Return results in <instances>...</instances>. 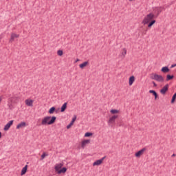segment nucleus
I'll return each mask as SVG.
<instances>
[{
    "instance_id": "obj_10",
    "label": "nucleus",
    "mask_w": 176,
    "mask_h": 176,
    "mask_svg": "<svg viewBox=\"0 0 176 176\" xmlns=\"http://www.w3.org/2000/svg\"><path fill=\"white\" fill-rule=\"evenodd\" d=\"M155 80H157V82H164V78H163V76L157 74Z\"/></svg>"
},
{
    "instance_id": "obj_30",
    "label": "nucleus",
    "mask_w": 176,
    "mask_h": 176,
    "mask_svg": "<svg viewBox=\"0 0 176 176\" xmlns=\"http://www.w3.org/2000/svg\"><path fill=\"white\" fill-rule=\"evenodd\" d=\"M57 54H58V56H63V50H58Z\"/></svg>"
},
{
    "instance_id": "obj_5",
    "label": "nucleus",
    "mask_w": 176,
    "mask_h": 176,
    "mask_svg": "<svg viewBox=\"0 0 176 176\" xmlns=\"http://www.w3.org/2000/svg\"><path fill=\"white\" fill-rule=\"evenodd\" d=\"M145 151H146V148H143L141 150H140L139 151L136 152L135 153V157H141L142 155H144V152Z\"/></svg>"
},
{
    "instance_id": "obj_28",
    "label": "nucleus",
    "mask_w": 176,
    "mask_h": 176,
    "mask_svg": "<svg viewBox=\"0 0 176 176\" xmlns=\"http://www.w3.org/2000/svg\"><path fill=\"white\" fill-rule=\"evenodd\" d=\"M46 156H47V154H46V153H43L41 156V160H43Z\"/></svg>"
},
{
    "instance_id": "obj_26",
    "label": "nucleus",
    "mask_w": 176,
    "mask_h": 176,
    "mask_svg": "<svg viewBox=\"0 0 176 176\" xmlns=\"http://www.w3.org/2000/svg\"><path fill=\"white\" fill-rule=\"evenodd\" d=\"M111 113H112L113 115H115V113H119V111L116 110V109H111L110 111Z\"/></svg>"
},
{
    "instance_id": "obj_41",
    "label": "nucleus",
    "mask_w": 176,
    "mask_h": 176,
    "mask_svg": "<svg viewBox=\"0 0 176 176\" xmlns=\"http://www.w3.org/2000/svg\"><path fill=\"white\" fill-rule=\"evenodd\" d=\"M78 61H79V59H77V60H76V63H78Z\"/></svg>"
},
{
    "instance_id": "obj_12",
    "label": "nucleus",
    "mask_w": 176,
    "mask_h": 176,
    "mask_svg": "<svg viewBox=\"0 0 176 176\" xmlns=\"http://www.w3.org/2000/svg\"><path fill=\"white\" fill-rule=\"evenodd\" d=\"M87 144H90V140H84L81 142V146H82V148H85V146H86V145H87Z\"/></svg>"
},
{
    "instance_id": "obj_13",
    "label": "nucleus",
    "mask_w": 176,
    "mask_h": 176,
    "mask_svg": "<svg viewBox=\"0 0 176 176\" xmlns=\"http://www.w3.org/2000/svg\"><path fill=\"white\" fill-rule=\"evenodd\" d=\"M25 104H26V105H28V107H32L33 104H34V100L27 99L25 100Z\"/></svg>"
},
{
    "instance_id": "obj_21",
    "label": "nucleus",
    "mask_w": 176,
    "mask_h": 176,
    "mask_svg": "<svg viewBox=\"0 0 176 176\" xmlns=\"http://www.w3.org/2000/svg\"><path fill=\"white\" fill-rule=\"evenodd\" d=\"M102 164V161L100 160H98L94 162L93 166H100Z\"/></svg>"
},
{
    "instance_id": "obj_22",
    "label": "nucleus",
    "mask_w": 176,
    "mask_h": 176,
    "mask_svg": "<svg viewBox=\"0 0 176 176\" xmlns=\"http://www.w3.org/2000/svg\"><path fill=\"white\" fill-rule=\"evenodd\" d=\"M155 23H156V20H155V19L150 21V22L148 23V28H151L152 27V25H153V24H155Z\"/></svg>"
},
{
    "instance_id": "obj_36",
    "label": "nucleus",
    "mask_w": 176,
    "mask_h": 176,
    "mask_svg": "<svg viewBox=\"0 0 176 176\" xmlns=\"http://www.w3.org/2000/svg\"><path fill=\"white\" fill-rule=\"evenodd\" d=\"M152 83H153L154 87H157V84L156 82H155V81H153Z\"/></svg>"
},
{
    "instance_id": "obj_6",
    "label": "nucleus",
    "mask_w": 176,
    "mask_h": 176,
    "mask_svg": "<svg viewBox=\"0 0 176 176\" xmlns=\"http://www.w3.org/2000/svg\"><path fill=\"white\" fill-rule=\"evenodd\" d=\"M168 84H166L162 89H160V92L161 94H166L167 91H168Z\"/></svg>"
},
{
    "instance_id": "obj_9",
    "label": "nucleus",
    "mask_w": 176,
    "mask_h": 176,
    "mask_svg": "<svg viewBox=\"0 0 176 176\" xmlns=\"http://www.w3.org/2000/svg\"><path fill=\"white\" fill-rule=\"evenodd\" d=\"M25 126H27V123L25 122H21V123L17 124L16 129H23V127H25Z\"/></svg>"
},
{
    "instance_id": "obj_20",
    "label": "nucleus",
    "mask_w": 176,
    "mask_h": 176,
    "mask_svg": "<svg viewBox=\"0 0 176 176\" xmlns=\"http://www.w3.org/2000/svg\"><path fill=\"white\" fill-rule=\"evenodd\" d=\"M172 79H174V75H166V82H168V80H172Z\"/></svg>"
},
{
    "instance_id": "obj_23",
    "label": "nucleus",
    "mask_w": 176,
    "mask_h": 176,
    "mask_svg": "<svg viewBox=\"0 0 176 176\" xmlns=\"http://www.w3.org/2000/svg\"><path fill=\"white\" fill-rule=\"evenodd\" d=\"M56 111V107H52L50 109L48 113H50V115L54 113V112Z\"/></svg>"
},
{
    "instance_id": "obj_27",
    "label": "nucleus",
    "mask_w": 176,
    "mask_h": 176,
    "mask_svg": "<svg viewBox=\"0 0 176 176\" xmlns=\"http://www.w3.org/2000/svg\"><path fill=\"white\" fill-rule=\"evenodd\" d=\"M91 135H93V133L91 132H87L85 134V137H91Z\"/></svg>"
},
{
    "instance_id": "obj_32",
    "label": "nucleus",
    "mask_w": 176,
    "mask_h": 176,
    "mask_svg": "<svg viewBox=\"0 0 176 176\" xmlns=\"http://www.w3.org/2000/svg\"><path fill=\"white\" fill-rule=\"evenodd\" d=\"M17 100V97H13V98H10L9 99V101H10L11 102H14V100Z\"/></svg>"
},
{
    "instance_id": "obj_42",
    "label": "nucleus",
    "mask_w": 176,
    "mask_h": 176,
    "mask_svg": "<svg viewBox=\"0 0 176 176\" xmlns=\"http://www.w3.org/2000/svg\"><path fill=\"white\" fill-rule=\"evenodd\" d=\"M1 101H2V98H0V102H1Z\"/></svg>"
},
{
    "instance_id": "obj_38",
    "label": "nucleus",
    "mask_w": 176,
    "mask_h": 176,
    "mask_svg": "<svg viewBox=\"0 0 176 176\" xmlns=\"http://www.w3.org/2000/svg\"><path fill=\"white\" fill-rule=\"evenodd\" d=\"M175 67H176V63L171 65L170 68H174Z\"/></svg>"
},
{
    "instance_id": "obj_33",
    "label": "nucleus",
    "mask_w": 176,
    "mask_h": 176,
    "mask_svg": "<svg viewBox=\"0 0 176 176\" xmlns=\"http://www.w3.org/2000/svg\"><path fill=\"white\" fill-rule=\"evenodd\" d=\"M76 120V116H74L70 123H72V124H74Z\"/></svg>"
},
{
    "instance_id": "obj_4",
    "label": "nucleus",
    "mask_w": 176,
    "mask_h": 176,
    "mask_svg": "<svg viewBox=\"0 0 176 176\" xmlns=\"http://www.w3.org/2000/svg\"><path fill=\"white\" fill-rule=\"evenodd\" d=\"M14 122V120H10L9 122H8L3 128L4 131H8V130H9V129H10L12 126H13Z\"/></svg>"
},
{
    "instance_id": "obj_31",
    "label": "nucleus",
    "mask_w": 176,
    "mask_h": 176,
    "mask_svg": "<svg viewBox=\"0 0 176 176\" xmlns=\"http://www.w3.org/2000/svg\"><path fill=\"white\" fill-rule=\"evenodd\" d=\"M148 93H150L151 94H153V96L157 94V92H156V91H155V90H149Z\"/></svg>"
},
{
    "instance_id": "obj_11",
    "label": "nucleus",
    "mask_w": 176,
    "mask_h": 176,
    "mask_svg": "<svg viewBox=\"0 0 176 176\" xmlns=\"http://www.w3.org/2000/svg\"><path fill=\"white\" fill-rule=\"evenodd\" d=\"M116 119H118V116H113L109 118L108 123L113 124V122H115V120H116Z\"/></svg>"
},
{
    "instance_id": "obj_14",
    "label": "nucleus",
    "mask_w": 176,
    "mask_h": 176,
    "mask_svg": "<svg viewBox=\"0 0 176 176\" xmlns=\"http://www.w3.org/2000/svg\"><path fill=\"white\" fill-rule=\"evenodd\" d=\"M135 80V77H134V76H131L129 78V86H131L134 83Z\"/></svg>"
},
{
    "instance_id": "obj_17",
    "label": "nucleus",
    "mask_w": 176,
    "mask_h": 176,
    "mask_svg": "<svg viewBox=\"0 0 176 176\" xmlns=\"http://www.w3.org/2000/svg\"><path fill=\"white\" fill-rule=\"evenodd\" d=\"M67 173V168L65 167L60 168V170L57 173V174H65Z\"/></svg>"
},
{
    "instance_id": "obj_24",
    "label": "nucleus",
    "mask_w": 176,
    "mask_h": 176,
    "mask_svg": "<svg viewBox=\"0 0 176 176\" xmlns=\"http://www.w3.org/2000/svg\"><path fill=\"white\" fill-rule=\"evenodd\" d=\"M157 76V74H151L150 78L151 79H152L153 80H156V77Z\"/></svg>"
},
{
    "instance_id": "obj_2",
    "label": "nucleus",
    "mask_w": 176,
    "mask_h": 176,
    "mask_svg": "<svg viewBox=\"0 0 176 176\" xmlns=\"http://www.w3.org/2000/svg\"><path fill=\"white\" fill-rule=\"evenodd\" d=\"M153 19H155V14H148L143 19L142 23L144 24V25H146V24H148L150 21H152Z\"/></svg>"
},
{
    "instance_id": "obj_37",
    "label": "nucleus",
    "mask_w": 176,
    "mask_h": 176,
    "mask_svg": "<svg viewBox=\"0 0 176 176\" xmlns=\"http://www.w3.org/2000/svg\"><path fill=\"white\" fill-rule=\"evenodd\" d=\"M105 157H107V156H104V157H102V158L100 160L102 161V162H104V160H105Z\"/></svg>"
},
{
    "instance_id": "obj_16",
    "label": "nucleus",
    "mask_w": 176,
    "mask_h": 176,
    "mask_svg": "<svg viewBox=\"0 0 176 176\" xmlns=\"http://www.w3.org/2000/svg\"><path fill=\"white\" fill-rule=\"evenodd\" d=\"M28 168V165H25V166L22 168L21 175H25V173H27Z\"/></svg>"
},
{
    "instance_id": "obj_29",
    "label": "nucleus",
    "mask_w": 176,
    "mask_h": 176,
    "mask_svg": "<svg viewBox=\"0 0 176 176\" xmlns=\"http://www.w3.org/2000/svg\"><path fill=\"white\" fill-rule=\"evenodd\" d=\"M127 54V50H125V48L123 49V52L121 53V55L124 57Z\"/></svg>"
},
{
    "instance_id": "obj_8",
    "label": "nucleus",
    "mask_w": 176,
    "mask_h": 176,
    "mask_svg": "<svg viewBox=\"0 0 176 176\" xmlns=\"http://www.w3.org/2000/svg\"><path fill=\"white\" fill-rule=\"evenodd\" d=\"M19 36H20V35L16 34L15 33H12L11 37L10 38V43L13 42V41H14V39H16V38H19Z\"/></svg>"
},
{
    "instance_id": "obj_35",
    "label": "nucleus",
    "mask_w": 176,
    "mask_h": 176,
    "mask_svg": "<svg viewBox=\"0 0 176 176\" xmlns=\"http://www.w3.org/2000/svg\"><path fill=\"white\" fill-rule=\"evenodd\" d=\"M154 97H155V100H157V98H159V95L157 94H155L154 95Z\"/></svg>"
},
{
    "instance_id": "obj_7",
    "label": "nucleus",
    "mask_w": 176,
    "mask_h": 176,
    "mask_svg": "<svg viewBox=\"0 0 176 176\" xmlns=\"http://www.w3.org/2000/svg\"><path fill=\"white\" fill-rule=\"evenodd\" d=\"M63 166H64V164L60 163V164H56L54 168H55V171H56V173H58V171H60L61 170V168L63 167Z\"/></svg>"
},
{
    "instance_id": "obj_39",
    "label": "nucleus",
    "mask_w": 176,
    "mask_h": 176,
    "mask_svg": "<svg viewBox=\"0 0 176 176\" xmlns=\"http://www.w3.org/2000/svg\"><path fill=\"white\" fill-rule=\"evenodd\" d=\"M0 138H2V133L0 132Z\"/></svg>"
},
{
    "instance_id": "obj_1",
    "label": "nucleus",
    "mask_w": 176,
    "mask_h": 176,
    "mask_svg": "<svg viewBox=\"0 0 176 176\" xmlns=\"http://www.w3.org/2000/svg\"><path fill=\"white\" fill-rule=\"evenodd\" d=\"M56 119L57 117L56 116H46L42 120L41 124L42 126H50V124H54Z\"/></svg>"
},
{
    "instance_id": "obj_19",
    "label": "nucleus",
    "mask_w": 176,
    "mask_h": 176,
    "mask_svg": "<svg viewBox=\"0 0 176 176\" xmlns=\"http://www.w3.org/2000/svg\"><path fill=\"white\" fill-rule=\"evenodd\" d=\"M67 102H65L63 105H62V107H61V108H60V112H65V109H67Z\"/></svg>"
},
{
    "instance_id": "obj_34",
    "label": "nucleus",
    "mask_w": 176,
    "mask_h": 176,
    "mask_svg": "<svg viewBox=\"0 0 176 176\" xmlns=\"http://www.w3.org/2000/svg\"><path fill=\"white\" fill-rule=\"evenodd\" d=\"M73 125H74V124H72V123L70 122L69 124H68V125L67 126V129H71V126H73Z\"/></svg>"
},
{
    "instance_id": "obj_3",
    "label": "nucleus",
    "mask_w": 176,
    "mask_h": 176,
    "mask_svg": "<svg viewBox=\"0 0 176 176\" xmlns=\"http://www.w3.org/2000/svg\"><path fill=\"white\" fill-rule=\"evenodd\" d=\"M164 9V7H155L153 9V12H154V15L155 17H157L159 16V14H160V13H162V10Z\"/></svg>"
},
{
    "instance_id": "obj_18",
    "label": "nucleus",
    "mask_w": 176,
    "mask_h": 176,
    "mask_svg": "<svg viewBox=\"0 0 176 176\" xmlns=\"http://www.w3.org/2000/svg\"><path fill=\"white\" fill-rule=\"evenodd\" d=\"M88 64H89V61H85V62L80 64L79 67H80V68H81V69H83V68L85 67H87L88 65Z\"/></svg>"
},
{
    "instance_id": "obj_15",
    "label": "nucleus",
    "mask_w": 176,
    "mask_h": 176,
    "mask_svg": "<svg viewBox=\"0 0 176 176\" xmlns=\"http://www.w3.org/2000/svg\"><path fill=\"white\" fill-rule=\"evenodd\" d=\"M161 71H162L164 74H167V72H170V69L168 68V67L165 66V67H163L161 69Z\"/></svg>"
},
{
    "instance_id": "obj_40",
    "label": "nucleus",
    "mask_w": 176,
    "mask_h": 176,
    "mask_svg": "<svg viewBox=\"0 0 176 176\" xmlns=\"http://www.w3.org/2000/svg\"><path fill=\"white\" fill-rule=\"evenodd\" d=\"M176 156V154H173L172 155V157H175Z\"/></svg>"
},
{
    "instance_id": "obj_25",
    "label": "nucleus",
    "mask_w": 176,
    "mask_h": 176,
    "mask_svg": "<svg viewBox=\"0 0 176 176\" xmlns=\"http://www.w3.org/2000/svg\"><path fill=\"white\" fill-rule=\"evenodd\" d=\"M175 100H176V93H175L172 97L171 104H174V102H175Z\"/></svg>"
}]
</instances>
